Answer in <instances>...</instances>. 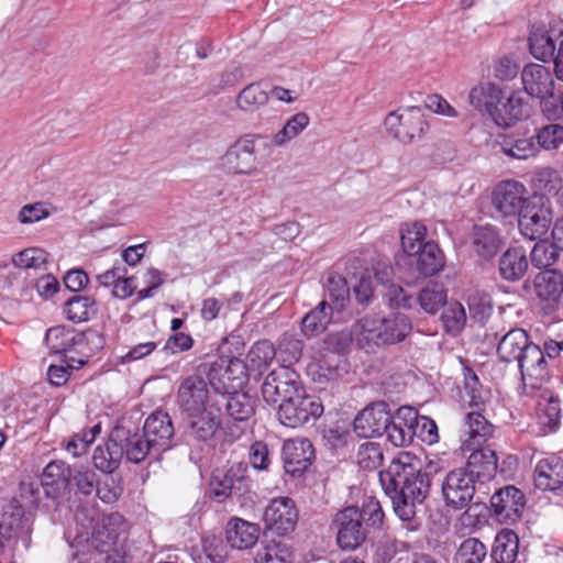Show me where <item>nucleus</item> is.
<instances>
[{"label": "nucleus", "mask_w": 563, "mask_h": 563, "mask_svg": "<svg viewBox=\"0 0 563 563\" xmlns=\"http://www.w3.org/2000/svg\"><path fill=\"white\" fill-rule=\"evenodd\" d=\"M409 454L394 461L389 470L379 472V482L387 495L390 496L397 516L409 521L416 515L417 505L427 498L431 479L428 474L409 462Z\"/></svg>", "instance_id": "f257e3e1"}, {"label": "nucleus", "mask_w": 563, "mask_h": 563, "mask_svg": "<svg viewBox=\"0 0 563 563\" xmlns=\"http://www.w3.org/2000/svg\"><path fill=\"white\" fill-rule=\"evenodd\" d=\"M411 330V322L406 314L391 313L383 318H361L353 324L351 334L360 349L373 353L385 345L404 341Z\"/></svg>", "instance_id": "f03ea898"}, {"label": "nucleus", "mask_w": 563, "mask_h": 563, "mask_svg": "<svg viewBox=\"0 0 563 563\" xmlns=\"http://www.w3.org/2000/svg\"><path fill=\"white\" fill-rule=\"evenodd\" d=\"M244 382L243 366L239 360L230 361L223 373L212 371L210 384L220 399V408L224 405L228 415L236 421L250 419L256 407L255 397L246 391H235Z\"/></svg>", "instance_id": "7ed1b4c3"}, {"label": "nucleus", "mask_w": 563, "mask_h": 563, "mask_svg": "<svg viewBox=\"0 0 563 563\" xmlns=\"http://www.w3.org/2000/svg\"><path fill=\"white\" fill-rule=\"evenodd\" d=\"M323 344L320 357L314 358L307 368L308 375L319 384L336 380L349 372L347 362L340 353L345 349L347 338L330 334Z\"/></svg>", "instance_id": "20e7f679"}, {"label": "nucleus", "mask_w": 563, "mask_h": 563, "mask_svg": "<svg viewBox=\"0 0 563 563\" xmlns=\"http://www.w3.org/2000/svg\"><path fill=\"white\" fill-rule=\"evenodd\" d=\"M520 233L533 241L544 236L553 222V205L542 194H532L516 218Z\"/></svg>", "instance_id": "39448f33"}, {"label": "nucleus", "mask_w": 563, "mask_h": 563, "mask_svg": "<svg viewBox=\"0 0 563 563\" xmlns=\"http://www.w3.org/2000/svg\"><path fill=\"white\" fill-rule=\"evenodd\" d=\"M323 412L319 398L306 395L303 389L279 404L278 420L289 428H298L316 420Z\"/></svg>", "instance_id": "423d86ee"}, {"label": "nucleus", "mask_w": 563, "mask_h": 563, "mask_svg": "<svg viewBox=\"0 0 563 563\" xmlns=\"http://www.w3.org/2000/svg\"><path fill=\"white\" fill-rule=\"evenodd\" d=\"M264 141L258 134H249L233 143L221 157L222 168L233 175L254 176L258 173L255 144Z\"/></svg>", "instance_id": "0eeeda50"}, {"label": "nucleus", "mask_w": 563, "mask_h": 563, "mask_svg": "<svg viewBox=\"0 0 563 563\" xmlns=\"http://www.w3.org/2000/svg\"><path fill=\"white\" fill-rule=\"evenodd\" d=\"M387 132L401 143L420 140L427 129L424 114L419 107H408L390 112L385 119Z\"/></svg>", "instance_id": "6e6552de"}, {"label": "nucleus", "mask_w": 563, "mask_h": 563, "mask_svg": "<svg viewBox=\"0 0 563 563\" xmlns=\"http://www.w3.org/2000/svg\"><path fill=\"white\" fill-rule=\"evenodd\" d=\"M521 84L525 92L540 100L548 115H555L558 108L551 110L548 104L554 97L555 81L550 69L541 64L529 63L521 70Z\"/></svg>", "instance_id": "1a4fd4ad"}, {"label": "nucleus", "mask_w": 563, "mask_h": 563, "mask_svg": "<svg viewBox=\"0 0 563 563\" xmlns=\"http://www.w3.org/2000/svg\"><path fill=\"white\" fill-rule=\"evenodd\" d=\"M532 194L515 179L498 183L492 192V206L497 217L516 219Z\"/></svg>", "instance_id": "9d476101"}, {"label": "nucleus", "mask_w": 563, "mask_h": 563, "mask_svg": "<svg viewBox=\"0 0 563 563\" xmlns=\"http://www.w3.org/2000/svg\"><path fill=\"white\" fill-rule=\"evenodd\" d=\"M218 402V394L209 389L208 383L198 375L186 377L177 390V404L185 415H195L209 407L210 404Z\"/></svg>", "instance_id": "9b49d317"}, {"label": "nucleus", "mask_w": 563, "mask_h": 563, "mask_svg": "<svg viewBox=\"0 0 563 563\" xmlns=\"http://www.w3.org/2000/svg\"><path fill=\"white\" fill-rule=\"evenodd\" d=\"M249 465L243 462L233 463L224 473L213 474L210 482L211 496L221 503L232 495L241 496L251 488Z\"/></svg>", "instance_id": "f8f14e48"}, {"label": "nucleus", "mask_w": 563, "mask_h": 563, "mask_svg": "<svg viewBox=\"0 0 563 563\" xmlns=\"http://www.w3.org/2000/svg\"><path fill=\"white\" fill-rule=\"evenodd\" d=\"M302 388L299 375L288 365H282L273 369L262 385L263 399L271 405H276L294 396Z\"/></svg>", "instance_id": "ddd939ff"}, {"label": "nucleus", "mask_w": 563, "mask_h": 563, "mask_svg": "<svg viewBox=\"0 0 563 563\" xmlns=\"http://www.w3.org/2000/svg\"><path fill=\"white\" fill-rule=\"evenodd\" d=\"M475 493V478L466 468L451 471L442 483L446 506L461 510L468 506Z\"/></svg>", "instance_id": "4468645a"}, {"label": "nucleus", "mask_w": 563, "mask_h": 563, "mask_svg": "<svg viewBox=\"0 0 563 563\" xmlns=\"http://www.w3.org/2000/svg\"><path fill=\"white\" fill-rule=\"evenodd\" d=\"M333 523L336 527V542L343 550H355L366 539V530L363 527L360 509L347 507L339 511Z\"/></svg>", "instance_id": "2eb2a0df"}, {"label": "nucleus", "mask_w": 563, "mask_h": 563, "mask_svg": "<svg viewBox=\"0 0 563 563\" xmlns=\"http://www.w3.org/2000/svg\"><path fill=\"white\" fill-rule=\"evenodd\" d=\"M124 526L123 517L118 512L103 514L91 521V542L93 551H121L117 541Z\"/></svg>", "instance_id": "dca6fc26"}, {"label": "nucleus", "mask_w": 563, "mask_h": 563, "mask_svg": "<svg viewBox=\"0 0 563 563\" xmlns=\"http://www.w3.org/2000/svg\"><path fill=\"white\" fill-rule=\"evenodd\" d=\"M264 520L269 529L285 536L292 532L298 522V509L289 497L274 498L264 511Z\"/></svg>", "instance_id": "f3484780"}, {"label": "nucleus", "mask_w": 563, "mask_h": 563, "mask_svg": "<svg viewBox=\"0 0 563 563\" xmlns=\"http://www.w3.org/2000/svg\"><path fill=\"white\" fill-rule=\"evenodd\" d=\"M523 382L525 393H532L548 378L547 361L540 347L533 343L517 361Z\"/></svg>", "instance_id": "a211bd4d"}, {"label": "nucleus", "mask_w": 563, "mask_h": 563, "mask_svg": "<svg viewBox=\"0 0 563 563\" xmlns=\"http://www.w3.org/2000/svg\"><path fill=\"white\" fill-rule=\"evenodd\" d=\"M390 419L388 405L384 401H376L365 407L355 417L354 431L362 438L382 435Z\"/></svg>", "instance_id": "6ab92c4d"}, {"label": "nucleus", "mask_w": 563, "mask_h": 563, "mask_svg": "<svg viewBox=\"0 0 563 563\" xmlns=\"http://www.w3.org/2000/svg\"><path fill=\"white\" fill-rule=\"evenodd\" d=\"M419 426L418 412L412 407H400L391 416L383 433L394 446H406L413 440L415 428Z\"/></svg>", "instance_id": "aec40b11"}, {"label": "nucleus", "mask_w": 563, "mask_h": 563, "mask_svg": "<svg viewBox=\"0 0 563 563\" xmlns=\"http://www.w3.org/2000/svg\"><path fill=\"white\" fill-rule=\"evenodd\" d=\"M490 504L499 521L512 523L521 517L526 503L521 490L506 486L492 496Z\"/></svg>", "instance_id": "412c9836"}, {"label": "nucleus", "mask_w": 563, "mask_h": 563, "mask_svg": "<svg viewBox=\"0 0 563 563\" xmlns=\"http://www.w3.org/2000/svg\"><path fill=\"white\" fill-rule=\"evenodd\" d=\"M282 453L285 470L292 475L305 472L314 459L313 445L305 438L285 441Z\"/></svg>", "instance_id": "4be33fe9"}, {"label": "nucleus", "mask_w": 563, "mask_h": 563, "mask_svg": "<svg viewBox=\"0 0 563 563\" xmlns=\"http://www.w3.org/2000/svg\"><path fill=\"white\" fill-rule=\"evenodd\" d=\"M143 432L157 454L172 448L175 429L167 412L155 411L145 421Z\"/></svg>", "instance_id": "5701e85b"}, {"label": "nucleus", "mask_w": 563, "mask_h": 563, "mask_svg": "<svg viewBox=\"0 0 563 563\" xmlns=\"http://www.w3.org/2000/svg\"><path fill=\"white\" fill-rule=\"evenodd\" d=\"M189 434L198 441L206 442L212 439L220 428V404L212 402L209 407L195 415H186Z\"/></svg>", "instance_id": "b1692460"}, {"label": "nucleus", "mask_w": 563, "mask_h": 563, "mask_svg": "<svg viewBox=\"0 0 563 563\" xmlns=\"http://www.w3.org/2000/svg\"><path fill=\"white\" fill-rule=\"evenodd\" d=\"M484 411H471L465 416L462 449L483 445L494 433V426L484 417Z\"/></svg>", "instance_id": "393cba45"}, {"label": "nucleus", "mask_w": 563, "mask_h": 563, "mask_svg": "<svg viewBox=\"0 0 563 563\" xmlns=\"http://www.w3.org/2000/svg\"><path fill=\"white\" fill-rule=\"evenodd\" d=\"M100 338L96 332L79 333L65 327H54L47 330L45 342L54 354H65L74 346L81 345L85 341Z\"/></svg>", "instance_id": "a878e982"}, {"label": "nucleus", "mask_w": 563, "mask_h": 563, "mask_svg": "<svg viewBox=\"0 0 563 563\" xmlns=\"http://www.w3.org/2000/svg\"><path fill=\"white\" fill-rule=\"evenodd\" d=\"M533 479L536 487L541 490L563 489V460L551 455L539 461Z\"/></svg>", "instance_id": "bb28decb"}, {"label": "nucleus", "mask_w": 563, "mask_h": 563, "mask_svg": "<svg viewBox=\"0 0 563 563\" xmlns=\"http://www.w3.org/2000/svg\"><path fill=\"white\" fill-rule=\"evenodd\" d=\"M70 477L71 470L65 462L53 461L48 463L42 474V485L45 494L54 499L64 496Z\"/></svg>", "instance_id": "cd10ccee"}, {"label": "nucleus", "mask_w": 563, "mask_h": 563, "mask_svg": "<svg viewBox=\"0 0 563 563\" xmlns=\"http://www.w3.org/2000/svg\"><path fill=\"white\" fill-rule=\"evenodd\" d=\"M260 526L241 518H232L227 526L228 543L238 550L252 548L258 540Z\"/></svg>", "instance_id": "c85d7f7f"}, {"label": "nucleus", "mask_w": 563, "mask_h": 563, "mask_svg": "<svg viewBox=\"0 0 563 563\" xmlns=\"http://www.w3.org/2000/svg\"><path fill=\"white\" fill-rule=\"evenodd\" d=\"M529 104L518 95L512 93L503 99L494 112L493 121L504 128L514 125L517 121L529 117Z\"/></svg>", "instance_id": "c756f323"}, {"label": "nucleus", "mask_w": 563, "mask_h": 563, "mask_svg": "<svg viewBox=\"0 0 563 563\" xmlns=\"http://www.w3.org/2000/svg\"><path fill=\"white\" fill-rule=\"evenodd\" d=\"M527 395L537 399L538 419L540 424L554 430L560 422V401L552 393L544 389L542 386L536 388L532 393H526Z\"/></svg>", "instance_id": "7c9ffc66"}, {"label": "nucleus", "mask_w": 563, "mask_h": 563, "mask_svg": "<svg viewBox=\"0 0 563 563\" xmlns=\"http://www.w3.org/2000/svg\"><path fill=\"white\" fill-rule=\"evenodd\" d=\"M503 93L498 85L489 81L481 82L471 89L468 100L475 109L486 112L493 119Z\"/></svg>", "instance_id": "2f4dec72"}, {"label": "nucleus", "mask_w": 563, "mask_h": 563, "mask_svg": "<svg viewBox=\"0 0 563 563\" xmlns=\"http://www.w3.org/2000/svg\"><path fill=\"white\" fill-rule=\"evenodd\" d=\"M464 451H471L467 459L468 472L473 473V476L489 478L495 475L497 470V456L495 451L488 446H478L474 449H463Z\"/></svg>", "instance_id": "473e14b6"}, {"label": "nucleus", "mask_w": 563, "mask_h": 563, "mask_svg": "<svg viewBox=\"0 0 563 563\" xmlns=\"http://www.w3.org/2000/svg\"><path fill=\"white\" fill-rule=\"evenodd\" d=\"M530 345L527 332L522 329H514L503 336L497 353L505 363L517 362Z\"/></svg>", "instance_id": "72a5a7b5"}, {"label": "nucleus", "mask_w": 563, "mask_h": 563, "mask_svg": "<svg viewBox=\"0 0 563 563\" xmlns=\"http://www.w3.org/2000/svg\"><path fill=\"white\" fill-rule=\"evenodd\" d=\"M122 457L123 445L115 435L111 437L104 445L96 448L92 460L98 470L104 473H112L119 467Z\"/></svg>", "instance_id": "f704fd0d"}, {"label": "nucleus", "mask_w": 563, "mask_h": 563, "mask_svg": "<svg viewBox=\"0 0 563 563\" xmlns=\"http://www.w3.org/2000/svg\"><path fill=\"white\" fill-rule=\"evenodd\" d=\"M527 269L528 260L522 247L508 249L499 260V273L507 280L515 282L520 279Z\"/></svg>", "instance_id": "c9c22d12"}, {"label": "nucleus", "mask_w": 563, "mask_h": 563, "mask_svg": "<svg viewBox=\"0 0 563 563\" xmlns=\"http://www.w3.org/2000/svg\"><path fill=\"white\" fill-rule=\"evenodd\" d=\"M117 438L120 439V443L123 445V456H125L129 462L137 464L144 461L150 454H157V451H154V446L144 432L126 434L124 438H121L120 432H117Z\"/></svg>", "instance_id": "e433bc0d"}, {"label": "nucleus", "mask_w": 563, "mask_h": 563, "mask_svg": "<svg viewBox=\"0 0 563 563\" xmlns=\"http://www.w3.org/2000/svg\"><path fill=\"white\" fill-rule=\"evenodd\" d=\"M412 256H416L417 269L423 276H433L444 266V255L438 244L432 241L426 242Z\"/></svg>", "instance_id": "4c0bfd02"}, {"label": "nucleus", "mask_w": 563, "mask_h": 563, "mask_svg": "<svg viewBox=\"0 0 563 563\" xmlns=\"http://www.w3.org/2000/svg\"><path fill=\"white\" fill-rule=\"evenodd\" d=\"M534 289L541 300L556 302L563 292V276L554 269H545L536 276Z\"/></svg>", "instance_id": "58836bf2"}, {"label": "nucleus", "mask_w": 563, "mask_h": 563, "mask_svg": "<svg viewBox=\"0 0 563 563\" xmlns=\"http://www.w3.org/2000/svg\"><path fill=\"white\" fill-rule=\"evenodd\" d=\"M500 236L493 225H478L473 231V246L483 258L494 257L500 249Z\"/></svg>", "instance_id": "ea45409f"}, {"label": "nucleus", "mask_w": 563, "mask_h": 563, "mask_svg": "<svg viewBox=\"0 0 563 563\" xmlns=\"http://www.w3.org/2000/svg\"><path fill=\"white\" fill-rule=\"evenodd\" d=\"M23 508L15 501L0 508V537L11 540L19 536L23 528Z\"/></svg>", "instance_id": "a19ab883"}, {"label": "nucleus", "mask_w": 563, "mask_h": 563, "mask_svg": "<svg viewBox=\"0 0 563 563\" xmlns=\"http://www.w3.org/2000/svg\"><path fill=\"white\" fill-rule=\"evenodd\" d=\"M310 123V118L306 112H297L291 115L284 126L272 137L271 143L264 140V146L271 144L277 147L286 145L288 142L297 137Z\"/></svg>", "instance_id": "79ce46f5"}, {"label": "nucleus", "mask_w": 563, "mask_h": 563, "mask_svg": "<svg viewBox=\"0 0 563 563\" xmlns=\"http://www.w3.org/2000/svg\"><path fill=\"white\" fill-rule=\"evenodd\" d=\"M277 356L274 344L268 340H262L252 345L247 355L245 367L262 373L267 369L273 360ZM243 368L244 365L242 364Z\"/></svg>", "instance_id": "37998d69"}, {"label": "nucleus", "mask_w": 563, "mask_h": 563, "mask_svg": "<svg viewBox=\"0 0 563 563\" xmlns=\"http://www.w3.org/2000/svg\"><path fill=\"white\" fill-rule=\"evenodd\" d=\"M333 310L335 309L328 301L322 300L314 309L303 317L301 321L303 334L312 336L324 331L331 321Z\"/></svg>", "instance_id": "c03bdc74"}, {"label": "nucleus", "mask_w": 563, "mask_h": 563, "mask_svg": "<svg viewBox=\"0 0 563 563\" xmlns=\"http://www.w3.org/2000/svg\"><path fill=\"white\" fill-rule=\"evenodd\" d=\"M499 151L505 155L516 159H528L539 153L534 136L530 137H504L497 142Z\"/></svg>", "instance_id": "a18cd8bd"}, {"label": "nucleus", "mask_w": 563, "mask_h": 563, "mask_svg": "<svg viewBox=\"0 0 563 563\" xmlns=\"http://www.w3.org/2000/svg\"><path fill=\"white\" fill-rule=\"evenodd\" d=\"M518 553V537L515 532L504 530L499 532L492 550V558L496 563H514Z\"/></svg>", "instance_id": "49530a36"}, {"label": "nucleus", "mask_w": 563, "mask_h": 563, "mask_svg": "<svg viewBox=\"0 0 563 563\" xmlns=\"http://www.w3.org/2000/svg\"><path fill=\"white\" fill-rule=\"evenodd\" d=\"M410 547L407 542L393 538L380 541L376 548V556L382 563L396 559L397 563L409 562Z\"/></svg>", "instance_id": "de8ad7c7"}, {"label": "nucleus", "mask_w": 563, "mask_h": 563, "mask_svg": "<svg viewBox=\"0 0 563 563\" xmlns=\"http://www.w3.org/2000/svg\"><path fill=\"white\" fill-rule=\"evenodd\" d=\"M464 379L470 407L474 408V411H485L490 396L489 390L479 384L477 375L468 368L465 372Z\"/></svg>", "instance_id": "09e8293b"}, {"label": "nucleus", "mask_w": 563, "mask_h": 563, "mask_svg": "<svg viewBox=\"0 0 563 563\" xmlns=\"http://www.w3.org/2000/svg\"><path fill=\"white\" fill-rule=\"evenodd\" d=\"M48 254L40 247H27L12 255L14 267L38 271L46 267Z\"/></svg>", "instance_id": "8fccbe9b"}, {"label": "nucleus", "mask_w": 563, "mask_h": 563, "mask_svg": "<svg viewBox=\"0 0 563 563\" xmlns=\"http://www.w3.org/2000/svg\"><path fill=\"white\" fill-rule=\"evenodd\" d=\"M427 229L422 223L411 222L406 223L401 229V246L406 254L412 256L413 253L420 251L421 246L426 243Z\"/></svg>", "instance_id": "3c124183"}, {"label": "nucleus", "mask_w": 563, "mask_h": 563, "mask_svg": "<svg viewBox=\"0 0 563 563\" xmlns=\"http://www.w3.org/2000/svg\"><path fill=\"white\" fill-rule=\"evenodd\" d=\"M528 41L531 55L542 62L551 59L558 48L554 40L543 30L532 31Z\"/></svg>", "instance_id": "603ef678"}, {"label": "nucleus", "mask_w": 563, "mask_h": 563, "mask_svg": "<svg viewBox=\"0 0 563 563\" xmlns=\"http://www.w3.org/2000/svg\"><path fill=\"white\" fill-rule=\"evenodd\" d=\"M95 300L88 296H74L65 305L67 318L74 322H82L95 314Z\"/></svg>", "instance_id": "864d4df0"}, {"label": "nucleus", "mask_w": 563, "mask_h": 563, "mask_svg": "<svg viewBox=\"0 0 563 563\" xmlns=\"http://www.w3.org/2000/svg\"><path fill=\"white\" fill-rule=\"evenodd\" d=\"M486 555L485 544L476 538H468L460 544L454 555V563H482Z\"/></svg>", "instance_id": "5fc2aeb1"}, {"label": "nucleus", "mask_w": 563, "mask_h": 563, "mask_svg": "<svg viewBox=\"0 0 563 563\" xmlns=\"http://www.w3.org/2000/svg\"><path fill=\"white\" fill-rule=\"evenodd\" d=\"M302 341L295 338L292 334L285 333L278 341L277 357L283 365L297 363L302 354Z\"/></svg>", "instance_id": "6e6d98bb"}, {"label": "nucleus", "mask_w": 563, "mask_h": 563, "mask_svg": "<svg viewBox=\"0 0 563 563\" xmlns=\"http://www.w3.org/2000/svg\"><path fill=\"white\" fill-rule=\"evenodd\" d=\"M533 184L543 195H556L563 187L560 173L552 167H542L533 175Z\"/></svg>", "instance_id": "4d7b16f0"}, {"label": "nucleus", "mask_w": 563, "mask_h": 563, "mask_svg": "<svg viewBox=\"0 0 563 563\" xmlns=\"http://www.w3.org/2000/svg\"><path fill=\"white\" fill-rule=\"evenodd\" d=\"M267 101L268 95L258 84H250L236 98L238 107L243 111H254Z\"/></svg>", "instance_id": "13d9d810"}, {"label": "nucleus", "mask_w": 563, "mask_h": 563, "mask_svg": "<svg viewBox=\"0 0 563 563\" xmlns=\"http://www.w3.org/2000/svg\"><path fill=\"white\" fill-rule=\"evenodd\" d=\"M255 563H291V553L285 544L269 542L262 545L254 558Z\"/></svg>", "instance_id": "bf43d9fd"}, {"label": "nucleus", "mask_w": 563, "mask_h": 563, "mask_svg": "<svg viewBox=\"0 0 563 563\" xmlns=\"http://www.w3.org/2000/svg\"><path fill=\"white\" fill-rule=\"evenodd\" d=\"M384 460L383 450L378 443L365 442L360 445L356 461L360 467L366 471L377 470Z\"/></svg>", "instance_id": "052dcab7"}, {"label": "nucleus", "mask_w": 563, "mask_h": 563, "mask_svg": "<svg viewBox=\"0 0 563 563\" xmlns=\"http://www.w3.org/2000/svg\"><path fill=\"white\" fill-rule=\"evenodd\" d=\"M327 292L329 298L332 300L331 306L338 311L343 309L345 302L350 298V290L346 280L339 275H329Z\"/></svg>", "instance_id": "680f3d73"}, {"label": "nucleus", "mask_w": 563, "mask_h": 563, "mask_svg": "<svg viewBox=\"0 0 563 563\" xmlns=\"http://www.w3.org/2000/svg\"><path fill=\"white\" fill-rule=\"evenodd\" d=\"M101 432L100 424H95L90 429L82 430L69 440L66 445L67 452H69L73 456H80L85 454L88 448L93 443L97 434Z\"/></svg>", "instance_id": "e2e57ef3"}, {"label": "nucleus", "mask_w": 563, "mask_h": 563, "mask_svg": "<svg viewBox=\"0 0 563 563\" xmlns=\"http://www.w3.org/2000/svg\"><path fill=\"white\" fill-rule=\"evenodd\" d=\"M418 300L426 312L434 314L446 303V294L437 285H431L420 291Z\"/></svg>", "instance_id": "0e129e2a"}, {"label": "nucleus", "mask_w": 563, "mask_h": 563, "mask_svg": "<svg viewBox=\"0 0 563 563\" xmlns=\"http://www.w3.org/2000/svg\"><path fill=\"white\" fill-rule=\"evenodd\" d=\"M539 148L556 150L563 144V125L551 123L539 129L536 135Z\"/></svg>", "instance_id": "69168bd1"}, {"label": "nucleus", "mask_w": 563, "mask_h": 563, "mask_svg": "<svg viewBox=\"0 0 563 563\" xmlns=\"http://www.w3.org/2000/svg\"><path fill=\"white\" fill-rule=\"evenodd\" d=\"M558 250L554 243L542 240L533 246L530 253L531 263L538 268H547L558 260Z\"/></svg>", "instance_id": "338daca9"}, {"label": "nucleus", "mask_w": 563, "mask_h": 563, "mask_svg": "<svg viewBox=\"0 0 563 563\" xmlns=\"http://www.w3.org/2000/svg\"><path fill=\"white\" fill-rule=\"evenodd\" d=\"M442 320L446 331L457 334L466 322L464 307L460 302H450L442 313Z\"/></svg>", "instance_id": "774afa93"}]
</instances>
